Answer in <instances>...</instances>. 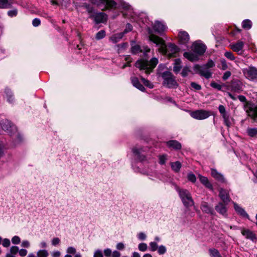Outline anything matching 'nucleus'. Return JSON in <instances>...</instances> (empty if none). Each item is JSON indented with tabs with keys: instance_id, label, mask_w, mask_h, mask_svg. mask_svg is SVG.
<instances>
[{
	"instance_id": "42",
	"label": "nucleus",
	"mask_w": 257,
	"mask_h": 257,
	"mask_svg": "<svg viewBox=\"0 0 257 257\" xmlns=\"http://www.w3.org/2000/svg\"><path fill=\"white\" fill-rule=\"evenodd\" d=\"M187 179L189 181L193 183H194L196 181V178L195 175L192 172L189 173L188 174Z\"/></svg>"
},
{
	"instance_id": "46",
	"label": "nucleus",
	"mask_w": 257,
	"mask_h": 257,
	"mask_svg": "<svg viewBox=\"0 0 257 257\" xmlns=\"http://www.w3.org/2000/svg\"><path fill=\"white\" fill-rule=\"evenodd\" d=\"M12 242L14 244H18L21 242V238L19 236L15 235L12 237Z\"/></svg>"
},
{
	"instance_id": "23",
	"label": "nucleus",
	"mask_w": 257,
	"mask_h": 257,
	"mask_svg": "<svg viewBox=\"0 0 257 257\" xmlns=\"http://www.w3.org/2000/svg\"><path fill=\"white\" fill-rule=\"evenodd\" d=\"M198 178L200 182L207 188L212 190L213 187L211 183L209 181L208 178L206 177L202 176L201 175H198Z\"/></svg>"
},
{
	"instance_id": "64",
	"label": "nucleus",
	"mask_w": 257,
	"mask_h": 257,
	"mask_svg": "<svg viewBox=\"0 0 257 257\" xmlns=\"http://www.w3.org/2000/svg\"><path fill=\"white\" fill-rule=\"evenodd\" d=\"M30 245V242L28 240H23L22 242L21 246L23 247L28 248Z\"/></svg>"
},
{
	"instance_id": "41",
	"label": "nucleus",
	"mask_w": 257,
	"mask_h": 257,
	"mask_svg": "<svg viewBox=\"0 0 257 257\" xmlns=\"http://www.w3.org/2000/svg\"><path fill=\"white\" fill-rule=\"evenodd\" d=\"M224 120V124L228 127H229L231 125V122L230 120V117L229 114L224 115L223 116H222Z\"/></svg>"
},
{
	"instance_id": "5",
	"label": "nucleus",
	"mask_w": 257,
	"mask_h": 257,
	"mask_svg": "<svg viewBox=\"0 0 257 257\" xmlns=\"http://www.w3.org/2000/svg\"><path fill=\"white\" fill-rule=\"evenodd\" d=\"M178 192L185 206L188 207L194 205V202L191 194L187 190L183 189H178Z\"/></svg>"
},
{
	"instance_id": "51",
	"label": "nucleus",
	"mask_w": 257,
	"mask_h": 257,
	"mask_svg": "<svg viewBox=\"0 0 257 257\" xmlns=\"http://www.w3.org/2000/svg\"><path fill=\"white\" fill-rule=\"evenodd\" d=\"M190 85L192 88L196 90H199L201 89V86L195 82H191Z\"/></svg>"
},
{
	"instance_id": "44",
	"label": "nucleus",
	"mask_w": 257,
	"mask_h": 257,
	"mask_svg": "<svg viewBox=\"0 0 257 257\" xmlns=\"http://www.w3.org/2000/svg\"><path fill=\"white\" fill-rule=\"evenodd\" d=\"M105 36V32L104 30L99 31L96 35V39L100 40L103 38Z\"/></svg>"
},
{
	"instance_id": "52",
	"label": "nucleus",
	"mask_w": 257,
	"mask_h": 257,
	"mask_svg": "<svg viewBox=\"0 0 257 257\" xmlns=\"http://www.w3.org/2000/svg\"><path fill=\"white\" fill-rule=\"evenodd\" d=\"M137 237L140 240H145L147 238V235L144 232H140L137 234Z\"/></svg>"
},
{
	"instance_id": "4",
	"label": "nucleus",
	"mask_w": 257,
	"mask_h": 257,
	"mask_svg": "<svg viewBox=\"0 0 257 257\" xmlns=\"http://www.w3.org/2000/svg\"><path fill=\"white\" fill-rule=\"evenodd\" d=\"M92 3L100 6L101 4L104 5V9L102 10H105L107 9H125L127 8V6L124 4H121V5L117 4L113 0H92Z\"/></svg>"
},
{
	"instance_id": "12",
	"label": "nucleus",
	"mask_w": 257,
	"mask_h": 257,
	"mask_svg": "<svg viewBox=\"0 0 257 257\" xmlns=\"http://www.w3.org/2000/svg\"><path fill=\"white\" fill-rule=\"evenodd\" d=\"M245 109L248 115L257 121V105L252 103H248Z\"/></svg>"
},
{
	"instance_id": "31",
	"label": "nucleus",
	"mask_w": 257,
	"mask_h": 257,
	"mask_svg": "<svg viewBox=\"0 0 257 257\" xmlns=\"http://www.w3.org/2000/svg\"><path fill=\"white\" fill-rule=\"evenodd\" d=\"M172 169L175 172H178L181 167V164L179 161L172 162L171 163Z\"/></svg>"
},
{
	"instance_id": "63",
	"label": "nucleus",
	"mask_w": 257,
	"mask_h": 257,
	"mask_svg": "<svg viewBox=\"0 0 257 257\" xmlns=\"http://www.w3.org/2000/svg\"><path fill=\"white\" fill-rule=\"evenodd\" d=\"M231 75V73L230 71H226L223 76H222V79L223 80H227Z\"/></svg>"
},
{
	"instance_id": "16",
	"label": "nucleus",
	"mask_w": 257,
	"mask_h": 257,
	"mask_svg": "<svg viewBox=\"0 0 257 257\" xmlns=\"http://www.w3.org/2000/svg\"><path fill=\"white\" fill-rule=\"evenodd\" d=\"M228 204L224 203L223 202H219L215 206V209L216 211L224 216H227V207Z\"/></svg>"
},
{
	"instance_id": "36",
	"label": "nucleus",
	"mask_w": 257,
	"mask_h": 257,
	"mask_svg": "<svg viewBox=\"0 0 257 257\" xmlns=\"http://www.w3.org/2000/svg\"><path fill=\"white\" fill-rule=\"evenodd\" d=\"M158 246L157 242L151 241L149 243V248L151 251L154 252L157 250Z\"/></svg>"
},
{
	"instance_id": "15",
	"label": "nucleus",
	"mask_w": 257,
	"mask_h": 257,
	"mask_svg": "<svg viewBox=\"0 0 257 257\" xmlns=\"http://www.w3.org/2000/svg\"><path fill=\"white\" fill-rule=\"evenodd\" d=\"M131 51L132 53L134 54H136L141 52L143 51L144 55L145 56H146L147 55V54L150 52L151 51L150 49L147 46L144 47L143 50H142L141 49L140 46L138 45H133V44H131Z\"/></svg>"
},
{
	"instance_id": "9",
	"label": "nucleus",
	"mask_w": 257,
	"mask_h": 257,
	"mask_svg": "<svg viewBox=\"0 0 257 257\" xmlns=\"http://www.w3.org/2000/svg\"><path fill=\"white\" fill-rule=\"evenodd\" d=\"M206 49V46L202 43L200 41L195 42L192 46V51L198 56L203 55L205 52Z\"/></svg>"
},
{
	"instance_id": "48",
	"label": "nucleus",
	"mask_w": 257,
	"mask_h": 257,
	"mask_svg": "<svg viewBox=\"0 0 257 257\" xmlns=\"http://www.w3.org/2000/svg\"><path fill=\"white\" fill-rule=\"evenodd\" d=\"M210 86L218 90H220L222 88V86L221 85L215 82H211Z\"/></svg>"
},
{
	"instance_id": "8",
	"label": "nucleus",
	"mask_w": 257,
	"mask_h": 257,
	"mask_svg": "<svg viewBox=\"0 0 257 257\" xmlns=\"http://www.w3.org/2000/svg\"><path fill=\"white\" fill-rule=\"evenodd\" d=\"M210 115V113L209 111L203 109L197 110L191 113V116L193 118L199 120L206 119Z\"/></svg>"
},
{
	"instance_id": "59",
	"label": "nucleus",
	"mask_w": 257,
	"mask_h": 257,
	"mask_svg": "<svg viewBox=\"0 0 257 257\" xmlns=\"http://www.w3.org/2000/svg\"><path fill=\"white\" fill-rule=\"evenodd\" d=\"M104 254L106 257H109L112 254L111 250L109 248H106L104 250Z\"/></svg>"
},
{
	"instance_id": "43",
	"label": "nucleus",
	"mask_w": 257,
	"mask_h": 257,
	"mask_svg": "<svg viewBox=\"0 0 257 257\" xmlns=\"http://www.w3.org/2000/svg\"><path fill=\"white\" fill-rule=\"evenodd\" d=\"M141 80L145 86H146L147 87H148L150 88H153L154 85H153V83H151V82H150L149 80H148L143 77L141 78Z\"/></svg>"
},
{
	"instance_id": "58",
	"label": "nucleus",
	"mask_w": 257,
	"mask_h": 257,
	"mask_svg": "<svg viewBox=\"0 0 257 257\" xmlns=\"http://www.w3.org/2000/svg\"><path fill=\"white\" fill-rule=\"evenodd\" d=\"M166 160V156L162 155L159 156V163L161 165H163L165 163Z\"/></svg>"
},
{
	"instance_id": "18",
	"label": "nucleus",
	"mask_w": 257,
	"mask_h": 257,
	"mask_svg": "<svg viewBox=\"0 0 257 257\" xmlns=\"http://www.w3.org/2000/svg\"><path fill=\"white\" fill-rule=\"evenodd\" d=\"M241 232L246 239H250L252 241H255L256 239L255 233L248 229H242Z\"/></svg>"
},
{
	"instance_id": "1",
	"label": "nucleus",
	"mask_w": 257,
	"mask_h": 257,
	"mask_svg": "<svg viewBox=\"0 0 257 257\" xmlns=\"http://www.w3.org/2000/svg\"><path fill=\"white\" fill-rule=\"evenodd\" d=\"M147 30L149 40L159 47L158 51L160 53L168 57H171L175 56L176 54L179 51V48L175 45L172 43L166 45L162 38L153 34L149 26H147Z\"/></svg>"
},
{
	"instance_id": "3",
	"label": "nucleus",
	"mask_w": 257,
	"mask_h": 257,
	"mask_svg": "<svg viewBox=\"0 0 257 257\" xmlns=\"http://www.w3.org/2000/svg\"><path fill=\"white\" fill-rule=\"evenodd\" d=\"M159 61L157 58L153 57L150 61L147 60H138L136 63V67L140 70H145L147 74H149L155 68Z\"/></svg>"
},
{
	"instance_id": "34",
	"label": "nucleus",
	"mask_w": 257,
	"mask_h": 257,
	"mask_svg": "<svg viewBox=\"0 0 257 257\" xmlns=\"http://www.w3.org/2000/svg\"><path fill=\"white\" fill-rule=\"evenodd\" d=\"M252 26V22L249 20L246 19L242 22V27L244 29L249 30Z\"/></svg>"
},
{
	"instance_id": "21",
	"label": "nucleus",
	"mask_w": 257,
	"mask_h": 257,
	"mask_svg": "<svg viewBox=\"0 0 257 257\" xmlns=\"http://www.w3.org/2000/svg\"><path fill=\"white\" fill-rule=\"evenodd\" d=\"M200 208L204 213L211 215H214L215 213L213 208L210 207L207 202H203L201 204Z\"/></svg>"
},
{
	"instance_id": "35",
	"label": "nucleus",
	"mask_w": 257,
	"mask_h": 257,
	"mask_svg": "<svg viewBox=\"0 0 257 257\" xmlns=\"http://www.w3.org/2000/svg\"><path fill=\"white\" fill-rule=\"evenodd\" d=\"M191 72V71L190 68L188 66H186L183 68L181 74L182 77H185Z\"/></svg>"
},
{
	"instance_id": "14",
	"label": "nucleus",
	"mask_w": 257,
	"mask_h": 257,
	"mask_svg": "<svg viewBox=\"0 0 257 257\" xmlns=\"http://www.w3.org/2000/svg\"><path fill=\"white\" fill-rule=\"evenodd\" d=\"M219 197L224 203L228 204L230 201L229 192L227 190L220 188L219 190Z\"/></svg>"
},
{
	"instance_id": "57",
	"label": "nucleus",
	"mask_w": 257,
	"mask_h": 257,
	"mask_svg": "<svg viewBox=\"0 0 257 257\" xmlns=\"http://www.w3.org/2000/svg\"><path fill=\"white\" fill-rule=\"evenodd\" d=\"M93 257H103L102 251L99 249L96 250L94 253Z\"/></svg>"
},
{
	"instance_id": "24",
	"label": "nucleus",
	"mask_w": 257,
	"mask_h": 257,
	"mask_svg": "<svg viewBox=\"0 0 257 257\" xmlns=\"http://www.w3.org/2000/svg\"><path fill=\"white\" fill-rule=\"evenodd\" d=\"M126 33V31L125 30L124 32L115 34L112 35L110 37L109 40L112 43H116L119 42L120 41V40L122 39V38L124 36V34Z\"/></svg>"
},
{
	"instance_id": "56",
	"label": "nucleus",
	"mask_w": 257,
	"mask_h": 257,
	"mask_svg": "<svg viewBox=\"0 0 257 257\" xmlns=\"http://www.w3.org/2000/svg\"><path fill=\"white\" fill-rule=\"evenodd\" d=\"M76 252L75 248L72 246L68 247L67 249V252L70 254H74Z\"/></svg>"
},
{
	"instance_id": "17",
	"label": "nucleus",
	"mask_w": 257,
	"mask_h": 257,
	"mask_svg": "<svg viewBox=\"0 0 257 257\" xmlns=\"http://www.w3.org/2000/svg\"><path fill=\"white\" fill-rule=\"evenodd\" d=\"M178 37L179 42L182 44H187L190 39V37L188 33L187 32L184 31H179Z\"/></svg>"
},
{
	"instance_id": "33",
	"label": "nucleus",
	"mask_w": 257,
	"mask_h": 257,
	"mask_svg": "<svg viewBox=\"0 0 257 257\" xmlns=\"http://www.w3.org/2000/svg\"><path fill=\"white\" fill-rule=\"evenodd\" d=\"M231 87L232 89L235 91L241 90L242 86L240 82L238 81H234L231 84Z\"/></svg>"
},
{
	"instance_id": "27",
	"label": "nucleus",
	"mask_w": 257,
	"mask_h": 257,
	"mask_svg": "<svg viewBox=\"0 0 257 257\" xmlns=\"http://www.w3.org/2000/svg\"><path fill=\"white\" fill-rule=\"evenodd\" d=\"M167 145L169 147L176 150H179L181 148V144L175 140H172L167 142Z\"/></svg>"
},
{
	"instance_id": "20",
	"label": "nucleus",
	"mask_w": 257,
	"mask_h": 257,
	"mask_svg": "<svg viewBox=\"0 0 257 257\" xmlns=\"http://www.w3.org/2000/svg\"><path fill=\"white\" fill-rule=\"evenodd\" d=\"M211 175L212 177H213L215 180L219 181L221 183H224L225 182V178H224L222 174L217 172L216 169H211Z\"/></svg>"
},
{
	"instance_id": "50",
	"label": "nucleus",
	"mask_w": 257,
	"mask_h": 257,
	"mask_svg": "<svg viewBox=\"0 0 257 257\" xmlns=\"http://www.w3.org/2000/svg\"><path fill=\"white\" fill-rule=\"evenodd\" d=\"M2 244L4 247H8L10 246L11 244V241L8 238H5L3 240Z\"/></svg>"
},
{
	"instance_id": "47",
	"label": "nucleus",
	"mask_w": 257,
	"mask_h": 257,
	"mask_svg": "<svg viewBox=\"0 0 257 257\" xmlns=\"http://www.w3.org/2000/svg\"><path fill=\"white\" fill-rule=\"evenodd\" d=\"M19 247L17 246H12L10 248V252L9 253L15 255L19 252Z\"/></svg>"
},
{
	"instance_id": "45",
	"label": "nucleus",
	"mask_w": 257,
	"mask_h": 257,
	"mask_svg": "<svg viewBox=\"0 0 257 257\" xmlns=\"http://www.w3.org/2000/svg\"><path fill=\"white\" fill-rule=\"evenodd\" d=\"M218 110L220 113L221 114L222 116H223L224 115H226L227 113L226 112L225 107L222 105H219L218 106Z\"/></svg>"
},
{
	"instance_id": "60",
	"label": "nucleus",
	"mask_w": 257,
	"mask_h": 257,
	"mask_svg": "<svg viewBox=\"0 0 257 257\" xmlns=\"http://www.w3.org/2000/svg\"><path fill=\"white\" fill-rule=\"evenodd\" d=\"M27 250L25 249H21L19 250V254L21 256L24 257L27 254Z\"/></svg>"
},
{
	"instance_id": "61",
	"label": "nucleus",
	"mask_w": 257,
	"mask_h": 257,
	"mask_svg": "<svg viewBox=\"0 0 257 257\" xmlns=\"http://www.w3.org/2000/svg\"><path fill=\"white\" fill-rule=\"evenodd\" d=\"M41 21L39 19L35 18L33 20L32 24L34 27H37L40 25Z\"/></svg>"
},
{
	"instance_id": "37",
	"label": "nucleus",
	"mask_w": 257,
	"mask_h": 257,
	"mask_svg": "<svg viewBox=\"0 0 257 257\" xmlns=\"http://www.w3.org/2000/svg\"><path fill=\"white\" fill-rule=\"evenodd\" d=\"M10 5L9 0H0V9L8 8Z\"/></svg>"
},
{
	"instance_id": "28",
	"label": "nucleus",
	"mask_w": 257,
	"mask_h": 257,
	"mask_svg": "<svg viewBox=\"0 0 257 257\" xmlns=\"http://www.w3.org/2000/svg\"><path fill=\"white\" fill-rule=\"evenodd\" d=\"M181 63L182 62L180 59H176L175 60L173 66V71L176 74H178L180 72L182 68Z\"/></svg>"
},
{
	"instance_id": "40",
	"label": "nucleus",
	"mask_w": 257,
	"mask_h": 257,
	"mask_svg": "<svg viewBox=\"0 0 257 257\" xmlns=\"http://www.w3.org/2000/svg\"><path fill=\"white\" fill-rule=\"evenodd\" d=\"M138 249L140 251L144 252L147 250L148 249V245L147 243L144 242L140 243L138 245Z\"/></svg>"
},
{
	"instance_id": "30",
	"label": "nucleus",
	"mask_w": 257,
	"mask_h": 257,
	"mask_svg": "<svg viewBox=\"0 0 257 257\" xmlns=\"http://www.w3.org/2000/svg\"><path fill=\"white\" fill-rule=\"evenodd\" d=\"M246 133L248 136L251 138H254L257 136L256 127H248L246 130Z\"/></svg>"
},
{
	"instance_id": "55",
	"label": "nucleus",
	"mask_w": 257,
	"mask_h": 257,
	"mask_svg": "<svg viewBox=\"0 0 257 257\" xmlns=\"http://www.w3.org/2000/svg\"><path fill=\"white\" fill-rule=\"evenodd\" d=\"M18 13L17 10L16 9L12 10L9 11L8 13V15L11 17H15L17 16Z\"/></svg>"
},
{
	"instance_id": "10",
	"label": "nucleus",
	"mask_w": 257,
	"mask_h": 257,
	"mask_svg": "<svg viewBox=\"0 0 257 257\" xmlns=\"http://www.w3.org/2000/svg\"><path fill=\"white\" fill-rule=\"evenodd\" d=\"M243 73L245 77L250 80L257 78V69L253 67H249L243 69Z\"/></svg>"
},
{
	"instance_id": "13",
	"label": "nucleus",
	"mask_w": 257,
	"mask_h": 257,
	"mask_svg": "<svg viewBox=\"0 0 257 257\" xmlns=\"http://www.w3.org/2000/svg\"><path fill=\"white\" fill-rule=\"evenodd\" d=\"M231 49L239 55H241L243 53L244 43L241 41H238L236 43L230 44Z\"/></svg>"
},
{
	"instance_id": "32",
	"label": "nucleus",
	"mask_w": 257,
	"mask_h": 257,
	"mask_svg": "<svg viewBox=\"0 0 257 257\" xmlns=\"http://www.w3.org/2000/svg\"><path fill=\"white\" fill-rule=\"evenodd\" d=\"M208 252L210 257H221V255L218 250L215 248H209Z\"/></svg>"
},
{
	"instance_id": "54",
	"label": "nucleus",
	"mask_w": 257,
	"mask_h": 257,
	"mask_svg": "<svg viewBox=\"0 0 257 257\" xmlns=\"http://www.w3.org/2000/svg\"><path fill=\"white\" fill-rule=\"evenodd\" d=\"M220 63L221 65V69L223 70H226L227 68V65L225 60L224 59H221Z\"/></svg>"
},
{
	"instance_id": "39",
	"label": "nucleus",
	"mask_w": 257,
	"mask_h": 257,
	"mask_svg": "<svg viewBox=\"0 0 257 257\" xmlns=\"http://www.w3.org/2000/svg\"><path fill=\"white\" fill-rule=\"evenodd\" d=\"M157 250L159 254L162 255L165 254L167 252V248L165 245L162 244L158 246Z\"/></svg>"
},
{
	"instance_id": "53",
	"label": "nucleus",
	"mask_w": 257,
	"mask_h": 257,
	"mask_svg": "<svg viewBox=\"0 0 257 257\" xmlns=\"http://www.w3.org/2000/svg\"><path fill=\"white\" fill-rule=\"evenodd\" d=\"M203 66L207 68H209L214 66L215 64L212 60H209L207 63L205 65H204Z\"/></svg>"
},
{
	"instance_id": "49",
	"label": "nucleus",
	"mask_w": 257,
	"mask_h": 257,
	"mask_svg": "<svg viewBox=\"0 0 257 257\" xmlns=\"http://www.w3.org/2000/svg\"><path fill=\"white\" fill-rule=\"evenodd\" d=\"M224 56L230 60H234L235 59V57L231 52H226L224 53Z\"/></svg>"
},
{
	"instance_id": "11",
	"label": "nucleus",
	"mask_w": 257,
	"mask_h": 257,
	"mask_svg": "<svg viewBox=\"0 0 257 257\" xmlns=\"http://www.w3.org/2000/svg\"><path fill=\"white\" fill-rule=\"evenodd\" d=\"M89 18L93 19L94 22L97 24L104 23L107 20V15L102 12L96 13L94 15L89 16Z\"/></svg>"
},
{
	"instance_id": "6",
	"label": "nucleus",
	"mask_w": 257,
	"mask_h": 257,
	"mask_svg": "<svg viewBox=\"0 0 257 257\" xmlns=\"http://www.w3.org/2000/svg\"><path fill=\"white\" fill-rule=\"evenodd\" d=\"M162 77L164 79V84L168 88L175 87L177 86V83L175 77L172 73L168 71L163 72Z\"/></svg>"
},
{
	"instance_id": "19",
	"label": "nucleus",
	"mask_w": 257,
	"mask_h": 257,
	"mask_svg": "<svg viewBox=\"0 0 257 257\" xmlns=\"http://www.w3.org/2000/svg\"><path fill=\"white\" fill-rule=\"evenodd\" d=\"M233 204L234 206V208L237 214L242 217L246 218L248 220H250L248 214L246 212L243 208H242L235 202H233Z\"/></svg>"
},
{
	"instance_id": "7",
	"label": "nucleus",
	"mask_w": 257,
	"mask_h": 257,
	"mask_svg": "<svg viewBox=\"0 0 257 257\" xmlns=\"http://www.w3.org/2000/svg\"><path fill=\"white\" fill-rule=\"evenodd\" d=\"M193 70L195 73L199 74L200 76H203L206 79L210 78L212 76V73L210 71L204 66H200L196 64L193 67Z\"/></svg>"
},
{
	"instance_id": "2",
	"label": "nucleus",
	"mask_w": 257,
	"mask_h": 257,
	"mask_svg": "<svg viewBox=\"0 0 257 257\" xmlns=\"http://www.w3.org/2000/svg\"><path fill=\"white\" fill-rule=\"evenodd\" d=\"M130 21L131 22H136L135 24V26L136 27L138 26L141 27L142 29L147 30V26H149L150 29L152 31V33H153V30L150 27V24L149 22H147V19H145V22L147 23L146 24L144 22V20L141 21L140 16H139L136 12L134 11L133 9L131 8L130 6ZM151 25L153 26V30L154 31L160 35H162L163 32L167 30V26L166 25L162 22H160L157 21L155 22L154 24H153L152 22H151ZM154 34V33H153Z\"/></svg>"
},
{
	"instance_id": "22",
	"label": "nucleus",
	"mask_w": 257,
	"mask_h": 257,
	"mask_svg": "<svg viewBox=\"0 0 257 257\" xmlns=\"http://www.w3.org/2000/svg\"><path fill=\"white\" fill-rule=\"evenodd\" d=\"M183 56L185 58L191 62L197 61L199 59V56L193 51V52H185L184 53Z\"/></svg>"
},
{
	"instance_id": "38",
	"label": "nucleus",
	"mask_w": 257,
	"mask_h": 257,
	"mask_svg": "<svg viewBox=\"0 0 257 257\" xmlns=\"http://www.w3.org/2000/svg\"><path fill=\"white\" fill-rule=\"evenodd\" d=\"M37 255L38 257H48L49 252L46 249H41L37 252Z\"/></svg>"
},
{
	"instance_id": "26",
	"label": "nucleus",
	"mask_w": 257,
	"mask_h": 257,
	"mask_svg": "<svg viewBox=\"0 0 257 257\" xmlns=\"http://www.w3.org/2000/svg\"><path fill=\"white\" fill-rule=\"evenodd\" d=\"M132 83L133 86L142 91H144L145 90V87L140 83L139 79L137 77H133L132 78Z\"/></svg>"
},
{
	"instance_id": "25",
	"label": "nucleus",
	"mask_w": 257,
	"mask_h": 257,
	"mask_svg": "<svg viewBox=\"0 0 257 257\" xmlns=\"http://www.w3.org/2000/svg\"><path fill=\"white\" fill-rule=\"evenodd\" d=\"M133 153L136 156L137 158L141 161L145 160V156L143 154L142 149L134 148L133 150Z\"/></svg>"
},
{
	"instance_id": "62",
	"label": "nucleus",
	"mask_w": 257,
	"mask_h": 257,
	"mask_svg": "<svg viewBox=\"0 0 257 257\" xmlns=\"http://www.w3.org/2000/svg\"><path fill=\"white\" fill-rule=\"evenodd\" d=\"M60 240L58 237H55L52 240V245L55 246L60 243Z\"/></svg>"
},
{
	"instance_id": "29",
	"label": "nucleus",
	"mask_w": 257,
	"mask_h": 257,
	"mask_svg": "<svg viewBox=\"0 0 257 257\" xmlns=\"http://www.w3.org/2000/svg\"><path fill=\"white\" fill-rule=\"evenodd\" d=\"M1 125L2 129L5 131L13 130V128L14 127V126L11 125V122L8 120H6L4 121Z\"/></svg>"
}]
</instances>
